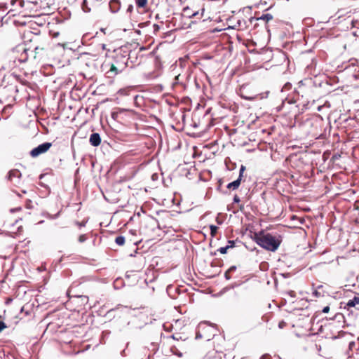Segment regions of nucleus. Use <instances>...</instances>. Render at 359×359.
<instances>
[{"label": "nucleus", "mask_w": 359, "mask_h": 359, "mask_svg": "<svg viewBox=\"0 0 359 359\" xmlns=\"http://www.w3.org/2000/svg\"><path fill=\"white\" fill-rule=\"evenodd\" d=\"M215 330L208 325H200L196 332V338L205 341L212 340L214 349L217 353H222L225 350V339L220 335L213 334Z\"/></svg>", "instance_id": "1"}, {"label": "nucleus", "mask_w": 359, "mask_h": 359, "mask_svg": "<svg viewBox=\"0 0 359 359\" xmlns=\"http://www.w3.org/2000/svg\"><path fill=\"white\" fill-rule=\"evenodd\" d=\"M253 241L262 248L275 252L282 243V236L278 233L272 235L261 231L254 233Z\"/></svg>", "instance_id": "2"}, {"label": "nucleus", "mask_w": 359, "mask_h": 359, "mask_svg": "<svg viewBox=\"0 0 359 359\" xmlns=\"http://www.w3.org/2000/svg\"><path fill=\"white\" fill-rule=\"evenodd\" d=\"M237 15V22H252L253 20H262L266 22L273 20V15L269 13L259 15V13L255 12L253 14L252 9L250 7L243 8L238 12Z\"/></svg>", "instance_id": "3"}, {"label": "nucleus", "mask_w": 359, "mask_h": 359, "mask_svg": "<svg viewBox=\"0 0 359 359\" xmlns=\"http://www.w3.org/2000/svg\"><path fill=\"white\" fill-rule=\"evenodd\" d=\"M238 94L241 97L248 100H255L259 95L258 90L250 83L241 85L239 88Z\"/></svg>", "instance_id": "4"}, {"label": "nucleus", "mask_w": 359, "mask_h": 359, "mask_svg": "<svg viewBox=\"0 0 359 359\" xmlns=\"http://www.w3.org/2000/svg\"><path fill=\"white\" fill-rule=\"evenodd\" d=\"M128 60V57L126 55L122 53L121 50H114L113 60L111 61V62L116 65L118 69H121L123 71L127 67Z\"/></svg>", "instance_id": "5"}, {"label": "nucleus", "mask_w": 359, "mask_h": 359, "mask_svg": "<svg viewBox=\"0 0 359 359\" xmlns=\"http://www.w3.org/2000/svg\"><path fill=\"white\" fill-rule=\"evenodd\" d=\"M102 68L105 72L106 76L111 79L123 72L121 69H118V67L111 63L110 60H105L102 65Z\"/></svg>", "instance_id": "6"}, {"label": "nucleus", "mask_w": 359, "mask_h": 359, "mask_svg": "<svg viewBox=\"0 0 359 359\" xmlns=\"http://www.w3.org/2000/svg\"><path fill=\"white\" fill-rule=\"evenodd\" d=\"M350 13V11H346V9H340L335 13L334 16L331 17V19L332 21L339 20V22L346 20L348 21L349 22H358V20H355L354 18H351Z\"/></svg>", "instance_id": "7"}, {"label": "nucleus", "mask_w": 359, "mask_h": 359, "mask_svg": "<svg viewBox=\"0 0 359 359\" xmlns=\"http://www.w3.org/2000/svg\"><path fill=\"white\" fill-rule=\"evenodd\" d=\"M52 146V143L50 142H45L43 143L38 147L34 148L29 153L30 156L32 158H36L41 154H43L47 152Z\"/></svg>", "instance_id": "8"}, {"label": "nucleus", "mask_w": 359, "mask_h": 359, "mask_svg": "<svg viewBox=\"0 0 359 359\" xmlns=\"http://www.w3.org/2000/svg\"><path fill=\"white\" fill-rule=\"evenodd\" d=\"M311 126L313 127V129L311 130V133L315 135H320L322 121L318 118H315L308 122Z\"/></svg>", "instance_id": "9"}, {"label": "nucleus", "mask_w": 359, "mask_h": 359, "mask_svg": "<svg viewBox=\"0 0 359 359\" xmlns=\"http://www.w3.org/2000/svg\"><path fill=\"white\" fill-rule=\"evenodd\" d=\"M21 137L18 135H11L8 137V144L10 147L13 150H17L20 147Z\"/></svg>", "instance_id": "10"}, {"label": "nucleus", "mask_w": 359, "mask_h": 359, "mask_svg": "<svg viewBox=\"0 0 359 359\" xmlns=\"http://www.w3.org/2000/svg\"><path fill=\"white\" fill-rule=\"evenodd\" d=\"M21 175L22 173L18 169H13L8 172L7 178L15 184L20 182Z\"/></svg>", "instance_id": "11"}, {"label": "nucleus", "mask_w": 359, "mask_h": 359, "mask_svg": "<svg viewBox=\"0 0 359 359\" xmlns=\"http://www.w3.org/2000/svg\"><path fill=\"white\" fill-rule=\"evenodd\" d=\"M34 52L35 54L34 55V57L38 58L39 60H41L43 57L48 55V48L47 46H36L34 48Z\"/></svg>", "instance_id": "12"}, {"label": "nucleus", "mask_w": 359, "mask_h": 359, "mask_svg": "<svg viewBox=\"0 0 359 359\" xmlns=\"http://www.w3.org/2000/svg\"><path fill=\"white\" fill-rule=\"evenodd\" d=\"M135 5L137 9L140 10L142 12L148 11V0H135Z\"/></svg>", "instance_id": "13"}, {"label": "nucleus", "mask_w": 359, "mask_h": 359, "mask_svg": "<svg viewBox=\"0 0 359 359\" xmlns=\"http://www.w3.org/2000/svg\"><path fill=\"white\" fill-rule=\"evenodd\" d=\"M89 142L91 145L94 147H97L101 143V137L98 133H93L90 137Z\"/></svg>", "instance_id": "14"}, {"label": "nucleus", "mask_w": 359, "mask_h": 359, "mask_svg": "<svg viewBox=\"0 0 359 359\" xmlns=\"http://www.w3.org/2000/svg\"><path fill=\"white\" fill-rule=\"evenodd\" d=\"M20 72V69H18L16 67H14L11 70V76L15 78L20 83H22V79L21 77Z\"/></svg>", "instance_id": "15"}, {"label": "nucleus", "mask_w": 359, "mask_h": 359, "mask_svg": "<svg viewBox=\"0 0 359 359\" xmlns=\"http://www.w3.org/2000/svg\"><path fill=\"white\" fill-rule=\"evenodd\" d=\"M109 8L113 13H116L121 8V2L119 0H111L109 2Z\"/></svg>", "instance_id": "16"}, {"label": "nucleus", "mask_w": 359, "mask_h": 359, "mask_svg": "<svg viewBox=\"0 0 359 359\" xmlns=\"http://www.w3.org/2000/svg\"><path fill=\"white\" fill-rule=\"evenodd\" d=\"M241 180L238 178L236 180L229 183L227 185V188L229 189L236 190L239 187V186L241 184Z\"/></svg>", "instance_id": "17"}, {"label": "nucleus", "mask_w": 359, "mask_h": 359, "mask_svg": "<svg viewBox=\"0 0 359 359\" xmlns=\"http://www.w3.org/2000/svg\"><path fill=\"white\" fill-rule=\"evenodd\" d=\"M229 243L230 244L229 245H226L225 247H221L220 248L218 249V251L222 254H226L227 252V250L229 248H232L234 247V241H229Z\"/></svg>", "instance_id": "18"}, {"label": "nucleus", "mask_w": 359, "mask_h": 359, "mask_svg": "<svg viewBox=\"0 0 359 359\" xmlns=\"http://www.w3.org/2000/svg\"><path fill=\"white\" fill-rule=\"evenodd\" d=\"M241 24H235L233 26L231 27V26H229L227 27H222V28H216V29H214L213 30H211L210 32H221L222 30H226V29H236V27H239Z\"/></svg>", "instance_id": "19"}, {"label": "nucleus", "mask_w": 359, "mask_h": 359, "mask_svg": "<svg viewBox=\"0 0 359 359\" xmlns=\"http://www.w3.org/2000/svg\"><path fill=\"white\" fill-rule=\"evenodd\" d=\"M356 304H359V297H355L353 299H350L347 303V306L349 307H353Z\"/></svg>", "instance_id": "20"}, {"label": "nucleus", "mask_w": 359, "mask_h": 359, "mask_svg": "<svg viewBox=\"0 0 359 359\" xmlns=\"http://www.w3.org/2000/svg\"><path fill=\"white\" fill-rule=\"evenodd\" d=\"M81 8L85 13H89L91 11L90 8L88 6V3L87 0H83L81 5Z\"/></svg>", "instance_id": "21"}, {"label": "nucleus", "mask_w": 359, "mask_h": 359, "mask_svg": "<svg viewBox=\"0 0 359 359\" xmlns=\"http://www.w3.org/2000/svg\"><path fill=\"white\" fill-rule=\"evenodd\" d=\"M115 242L120 246L123 245L125 243V238L122 236H118L116 238Z\"/></svg>", "instance_id": "22"}, {"label": "nucleus", "mask_w": 359, "mask_h": 359, "mask_svg": "<svg viewBox=\"0 0 359 359\" xmlns=\"http://www.w3.org/2000/svg\"><path fill=\"white\" fill-rule=\"evenodd\" d=\"M170 351L171 352L174 354V355H176L179 357H182V353L180 352L178 348H177V346H172L171 348H170Z\"/></svg>", "instance_id": "23"}, {"label": "nucleus", "mask_w": 359, "mask_h": 359, "mask_svg": "<svg viewBox=\"0 0 359 359\" xmlns=\"http://www.w3.org/2000/svg\"><path fill=\"white\" fill-rule=\"evenodd\" d=\"M352 34L359 39V27H355L354 24H351Z\"/></svg>", "instance_id": "24"}, {"label": "nucleus", "mask_w": 359, "mask_h": 359, "mask_svg": "<svg viewBox=\"0 0 359 359\" xmlns=\"http://www.w3.org/2000/svg\"><path fill=\"white\" fill-rule=\"evenodd\" d=\"M210 235L212 237H215L217 233L218 227L215 225L210 226Z\"/></svg>", "instance_id": "25"}, {"label": "nucleus", "mask_w": 359, "mask_h": 359, "mask_svg": "<svg viewBox=\"0 0 359 359\" xmlns=\"http://www.w3.org/2000/svg\"><path fill=\"white\" fill-rule=\"evenodd\" d=\"M323 288V285H320L318 287V290H315L313 292V294L316 297H320L322 296L320 292L318 291L319 289H322Z\"/></svg>", "instance_id": "26"}, {"label": "nucleus", "mask_w": 359, "mask_h": 359, "mask_svg": "<svg viewBox=\"0 0 359 359\" xmlns=\"http://www.w3.org/2000/svg\"><path fill=\"white\" fill-rule=\"evenodd\" d=\"M57 3V0H47V4L48 7H50L51 6H55Z\"/></svg>", "instance_id": "27"}, {"label": "nucleus", "mask_w": 359, "mask_h": 359, "mask_svg": "<svg viewBox=\"0 0 359 359\" xmlns=\"http://www.w3.org/2000/svg\"><path fill=\"white\" fill-rule=\"evenodd\" d=\"M100 31L103 32L104 34H111L112 32L111 30L108 29V27L101 28Z\"/></svg>", "instance_id": "28"}, {"label": "nucleus", "mask_w": 359, "mask_h": 359, "mask_svg": "<svg viewBox=\"0 0 359 359\" xmlns=\"http://www.w3.org/2000/svg\"><path fill=\"white\" fill-rule=\"evenodd\" d=\"M245 170V167L244 165H241V168H240V172H239V177H238V179H241L243 177V172Z\"/></svg>", "instance_id": "29"}, {"label": "nucleus", "mask_w": 359, "mask_h": 359, "mask_svg": "<svg viewBox=\"0 0 359 359\" xmlns=\"http://www.w3.org/2000/svg\"><path fill=\"white\" fill-rule=\"evenodd\" d=\"M128 31H130V35L133 36V33H135L137 34H140V29H128Z\"/></svg>", "instance_id": "30"}, {"label": "nucleus", "mask_w": 359, "mask_h": 359, "mask_svg": "<svg viewBox=\"0 0 359 359\" xmlns=\"http://www.w3.org/2000/svg\"><path fill=\"white\" fill-rule=\"evenodd\" d=\"M49 32H50V34L52 35V36L54 38L57 37L59 35V32H55L53 29H50Z\"/></svg>", "instance_id": "31"}, {"label": "nucleus", "mask_w": 359, "mask_h": 359, "mask_svg": "<svg viewBox=\"0 0 359 359\" xmlns=\"http://www.w3.org/2000/svg\"><path fill=\"white\" fill-rule=\"evenodd\" d=\"M7 326L6 325V323L2 321V320H0V332L5 328H6Z\"/></svg>", "instance_id": "32"}, {"label": "nucleus", "mask_w": 359, "mask_h": 359, "mask_svg": "<svg viewBox=\"0 0 359 359\" xmlns=\"http://www.w3.org/2000/svg\"><path fill=\"white\" fill-rule=\"evenodd\" d=\"M153 15H154V18L155 20H158V19H160V18H159V14H158V13H153V12H152V13L150 14V18H151V19L153 18Z\"/></svg>", "instance_id": "33"}, {"label": "nucleus", "mask_w": 359, "mask_h": 359, "mask_svg": "<svg viewBox=\"0 0 359 359\" xmlns=\"http://www.w3.org/2000/svg\"><path fill=\"white\" fill-rule=\"evenodd\" d=\"M86 239H87V237H86V235H81L79 237V241L81 242V243L84 242L85 241H86Z\"/></svg>", "instance_id": "34"}, {"label": "nucleus", "mask_w": 359, "mask_h": 359, "mask_svg": "<svg viewBox=\"0 0 359 359\" xmlns=\"http://www.w3.org/2000/svg\"><path fill=\"white\" fill-rule=\"evenodd\" d=\"M323 313H327L330 311V306H325L323 310H322Z\"/></svg>", "instance_id": "35"}, {"label": "nucleus", "mask_w": 359, "mask_h": 359, "mask_svg": "<svg viewBox=\"0 0 359 359\" xmlns=\"http://www.w3.org/2000/svg\"><path fill=\"white\" fill-rule=\"evenodd\" d=\"M231 273L227 270L226 272H225V278L227 279V280H229L231 278Z\"/></svg>", "instance_id": "36"}, {"label": "nucleus", "mask_w": 359, "mask_h": 359, "mask_svg": "<svg viewBox=\"0 0 359 359\" xmlns=\"http://www.w3.org/2000/svg\"><path fill=\"white\" fill-rule=\"evenodd\" d=\"M233 202L234 203H239L240 202V198L237 195L234 196V197H233Z\"/></svg>", "instance_id": "37"}, {"label": "nucleus", "mask_w": 359, "mask_h": 359, "mask_svg": "<svg viewBox=\"0 0 359 359\" xmlns=\"http://www.w3.org/2000/svg\"><path fill=\"white\" fill-rule=\"evenodd\" d=\"M236 267L235 266H231V267L228 269V271H229L230 273H232V272L235 271H236Z\"/></svg>", "instance_id": "38"}, {"label": "nucleus", "mask_w": 359, "mask_h": 359, "mask_svg": "<svg viewBox=\"0 0 359 359\" xmlns=\"http://www.w3.org/2000/svg\"><path fill=\"white\" fill-rule=\"evenodd\" d=\"M12 301H13V299H12V298H11V297H8V298H7V299H6V304H9L10 303H11V302H12Z\"/></svg>", "instance_id": "39"}, {"label": "nucleus", "mask_w": 359, "mask_h": 359, "mask_svg": "<svg viewBox=\"0 0 359 359\" xmlns=\"http://www.w3.org/2000/svg\"><path fill=\"white\" fill-rule=\"evenodd\" d=\"M8 14L9 15V16H8V19H9V18H10L11 15L15 16V14H14V13H13V11H12V10H11V11L8 13Z\"/></svg>", "instance_id": "40"}, {"label": "nucleus", "mask_w": 359, "mask_h": 359, "mask_svg": "<svg viewBox=\"0 0 359 359\" xmlns=\"http://www.w3.org/2000/svg\"><path fill=\"white\" fill-rule=\"evenodd\" d=\"M133 9V6L132 5H130V6H128V10H127V11H129V12H132Z\"/></svg>", "instance_id": "41"}, {"label": "nucleus", "mask_w": 359, "mask_h": 359, "mask_svg": "<svg viewBox=\"0 0 359 359\" xmlns=\"http://www.w3.org/2000/svg\"><path fill=\"white\" fill-rule=\"evenodd\" d=\"M285 325V323H284L283 321H282V322H280V323H279V327H280V328H282V327H283V326H284Z\"/></svg>", "instance_id": "42"}, {"label": "nucleus", "mask_w": 359, "mask_h": 359, "mask_svg": "<svg viewBox=\"0 0 359 359\" xmlns=\"http://www.w3.org/2000/svg\"><path fill=\"white\" fill-rule=\"evenodd\" d=\"M159 29V26L158 24H154V29L158 30Z\"/></svg>", "instance_id": "43"}, {"label": "nucleus", "mask_w": 359, "mask_h": 359, "mask_svg": "<svg viewBox=\"0 0 359 359\" xmlns=\"http://www.w3.org/2000/svg\"><path fill=\"white\" fill-rule=\"evenodd\" d=\"M18 62L19 64H22V59L19 58V59L18 60Z\"/></svg>", "instance_id": "44"}, {"label": "nucleus", "mask_w": 359, "mask_h": 359, "mask_svg": "<svg viewBox=\"0 0 359 359\" xmlns=\"http://www.w3.org/2000/svg\"><path fill=\"white\" fill-rule=\"evenodd\" d=\"M20 47V46H17L16 47L13 48V50L15 51V50H17L18 49V48Z\"/></svg>", "instance_id": "45"}, {"label": "nucleus", "mask_w": 359, "mask_h": 359, "mask_svg": "<svg viewBox=\"0 0 359 359\" xmlns=\"http://www.w3.org/2000/svg\"><path fill=\"white\" fill-rule=\"evenodd\" d=\"M20 209H21L20 207L18 208L17 209H11V212H14V211H15V210H20Z\"/></svg>", "instance_id": "46"}, {"label": "nucleus", "mask_w": 359, "mask_h": 359, "mask_svg": "<svg viewBox=\"0 0 359 359\" xmlns=\"http://www.w3.org/2000/svg\"><path fill=\"white\" fill-rule=\"evenodd\" d=\"M180 74H179V75H177V76H176L175 77V81H178V80H179V77H180Z\"/></svg>", "instance_id": "47"}, {"label": "nucleus", "mask_w": 359, "mask_h": 359, "mask_svg": "<svg viewBox=\"0 0 359 359\" xmlns=\"http://www.w3.org/2000/svg\"><path fill=\"white\" fill-rule=\"evenodd\" d=\"M20 6H22V0H18Z\"/></svg>", "instance_id": "48"}, {"label": "nucleus", "mask_w": 359, "mask_h": 359, "mask_svg": "<svg viewBox=\"0 0 359 359\" xmlns=\"http://www.w3.org/2000/svg\"><path fill=\"white\" fill-rule=\"evenodd\" d=\"M26 206H27V208H30V204L29 203H27Z\"/></svg>", "instance_id": "49"}, {"label": "nucleus", "mask_w": 359, "mask_h": 359, "mask_svg": "<svg viewBox=\"0 0 359 359\" xmlns=\"http://www.w3.org/2000/svg\"><path fill=\"white\" fill-rule=\"evenodd\" d=\"M20 313H22V306L20 309Z\"/></svg>", "instance_id": "50"}, {"label": "nucleus", "mask_w": 359, "mask_h": 359, "mask_svg": "<svg viewBox=\"0 0 359 359\" xmlns=\"http://www.w3.org/2000/svg\"><path fill=\"white\" fill-rule=\"evenodd\" d=\"M29 50V49H27V48H24V53H26Z\"/></svg>", "instance_id": "51"}, {"label": "nucleus", "mask_w": 359, "mask_h": 359, "mask_svg": "<svg viewBox=\"0 0 359 359\" xmlns=\"http://www.w3.org/2000/svg\"><path fill=\"white\" fill-rule=\"evenodd\" d=\"M13 23H15V22H18V21H17V20H13Z\"/></svg>", "instance_id": "52"}, {"label": "nucleus", "mask_w": 359, "mask_h": 359, "mask_svg": "<svg viewBox=\"0 0 359 359\" xmlns=\"http://www.w3.org/2000/svg\"><path fill=\"white\" fill-rule=\"evenodd\" d=\"M21 228H22V226H19L18 227V231H20V230L21 229Z\"/></svg>", "instance_id": "53"}, {"label": "nucleus", "mask_w": 359, "mask_h": 359, "mask_svg": "<svg viewBox=\"0 0 359 359\" xmlns=\"http://www.w3.org/2000/svg\"><path fill=\"white\" fill-rule=\"evenodd\" d=\"M284 105H285V102H283L282 103V107H284Z\"/></svg>", "instance_id": "54"}, {"label": "nucleus", "mask_w": 359, "mask_h": 359, "mask_svg": "<svg viewBox=\"0 0 359 359\" xmlns=\"http://www.w3.org/2000/svg\"><path fill=\"white\" fill-rule=\"evenodd\" d=\"M4 24H0V27H1L3 26Z\"/></svg>", "instance_id": "55"}, {"label": "nucleus", "mask_w": 359, "mask_h": 359, "mask_svg": "<svg viewBox=\"0 0 359 359\" xmlns=\"http://www.w3.org/2000/svg\"><path fill=\"white\" fill-rule=\"evenodd\" d=\"M140 25H141V24H138V26H139V27H140Z\"/></svg>", "instance_id": "56"}, {"label": "nucleus", "mask_w": 359, "mask_h": 359, "mask_svg": "<svg viewBox=\"0 0 359 359\" xmlns=\"http://www.w3.org/2000/svg\"><path fill=\"white\" fill-rule=\"evenodd\" d=\"M215 359H221V358H215Z\"/></svg>", "instance_id": "57"}]
</instances>
